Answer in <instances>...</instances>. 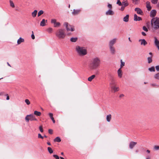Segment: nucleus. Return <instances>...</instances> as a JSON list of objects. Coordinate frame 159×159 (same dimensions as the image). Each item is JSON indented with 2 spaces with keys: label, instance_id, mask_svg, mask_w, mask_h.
Listing matches in <instances>:
<instances>
[{
  "label": "nucleus",
  "instance_id": "f257e3e1",
  "mask_svg": "<svg viewBox=\"0 0 159 159\" xmlns=\"http://www.w3.org/2000/svg\"><path fill=\"white\" fill-rule=\"evenodd\" d=\"M100 64V59L98 57H96L92 59L89 64V67L92 70H94L99 66Z\"/></svg>",
  "mask_w": 159,
  "mask_h": 159
},
{
  "label": "nucleus",
  "instance_id": "f03ea898",
  "mask_svg": "<svg viewBox=\"0 0 159 159\" xmlns=\"http://www.w3.org/2000/svg\"><path fill=\"white\" fill-rule=\"evenodd\" d=\"M75 50L80 56H84L87 54V49L84 47L76 46L75 47Z\"/></svg>",
  "mask_w": 159,
  "mask_h": 159
},
{
  "label": "nucleus",
  "instance_id": "7ed1b4c3",
  "mask_svg": "<svg viewBox=\"0 0 159 159\" xmlns=\"http://www.w3.org/2000/svg\"><path fill=\"white\" fill-rule=\"evenodd\" d=\"M152 27L155 30L159 29V18H154L151 20Z\"/></svg>",
  "mask_w": 159,
  "mask_h": 159
},
{
  "label": "nucleus",
  "instance_id": "20e7f679",
  "mask_svg": "<svg viewBox=\"0 0 159 159\" xmlns=\"http://www.w3.org/2000/svg\"><path fill=\"white\" fill-rule=\"evenodd\" d=\"M56 35L59 39H63L66 36V34L64 30L62 29L58 30L56 33Z\"/></svg>",
  "mask_w": 159,
  "mask_h": 159
},
{
  "label": "nucleus",
  "instance_id": "39448f33",
  "mask_svg": "<svg viewBox=\"0 0 159 159\" xmlns=\"http://www.w3.org/2000/svg\"><path fill=\"white\" fill-rule=\"evenodd\" d=\"M25 120L27 122H29V120L36 121L37 119L35 118V116L33 114H30L27 115L25 117Z\"/></svg>",
  "mask_w": 159,
  "mask_h": 159
},
{
  "label": "nucleus",
  "instance_id": "423d86ee",
  "mask_svg": "<svg viewBox=\"0 0 159 159\" xmlns=\"http://www.w3.org/2000/svg\"><path fill=\"white\" fill-rule=\"evenodd\" d=\"M64 25L66 28L67 31H73L74 30V28L73 26L69 25L67 22H65L64 24Z\"/></svg>",
  "mask_w": 159,
  "mask_h": 159
},
{
  "label": "nucleus",
  "instance_id": "0eeeda50",
  "mask_svg": "<svg viewBox=\"0 0 159 159\" xmlns=\"http://www.w3.org/2000/svg\"><path fill=\"white\" fill-rule=\"evenodd\" d=\"M117 39L114 38L110 41L109 43V46H113L116 43Z\"/></svg>",
  "mask_w": 159,
  "mask_h": 159
},
{
  "label": "nucleus",
  "instance_id": "6e6552de",
  "mask_svg": "<svg viewBox=\"0 0 159 159\" xmlns=\"http://www.w3.org/2000/svg\"><path fill=\"white\" fill-rule=\"evenodd\" d=\"M109 50L111 53L112 55H114L116 52L115 48L114 46H109Z\"/></svg>",
  "mask_w": 159,
  "mask_h": 159
},
{
  "label": "nucleus",
  "instance_id": "1a4fd4ad",
  "mask_svg": "<svg viewBox=\"0 0 159 159\" xmlns=\"http://www.w3.org/2000/svg\"><path fill=\"white\" fill-rule=\"evenodd\" d=\"M154 43L158 50H159V41L157 39L156 37H154Z\"/></svg>",
  "mask_w": 159,
  "mask_h": 159
},
{
  "label": "nucleus",
  "instance_id": "9d476101",
  "mask_svg": "<svg viewBox=\"0 0 159 159\" xmlns=\"http://www.w3.org/2000/svg\"><path fill=\"white\" fill-rule=\"evenodd\" d=\"M134 11L136 12L138 14L142 15L143 14V12L142 10L139 8H136L134 9Z\"/></svg>",
  "mask_w": 159,
  "mask_h": 159
},
{
  "label": "nucleus",
  "instance_id": "9b49d317",
  "mask_svg": "<svg viewBox=\"0 0 159 159\" xmlns=\"http://www.w3.org/2000/svg\"><path fill=\"white\" fill-rule=\"evenodd\" d=\"M157 13V11L155 10H152L150 12V16L152 17H154L155 16Z\"/></svg>",
  "mask_w": 159,
  "mask_h": 159
},
{
  "label": "nucleus",
  "instance_id": "f8f14e48",
  "mask_svg": "<svg viewBox=\"0 0 159 159\" xmlns=\"http://www.w3.org/2000/svg\"><path fill=\"white\" fill-rule=\"evenodd\" d=\"M139 42H140L141 45L145 46L147 44V42L144 39H140L139 40Z\"/></svg>",
  "mask_w": 159,
  "mask_h": 159
},
{
  "label": "nucleus",
  "instance_id": "ddd939ff",
  "mask_svg": "<svg viewBox=\"0 0 159 159\" xmlns=\"http://www.w3.org/2000/svg\"><path fill=\"white\" fill-rule=\"evenodd\" d=\"M118 75V77L120 78H121L122 75V71L121 69L119 68L117 71Z\"/></svg>",
  "mask_w": 159,
  "mask_h": 159
},
{
  "label": "nucleus",
  "instance_id": "4468645a",
  "mask_svg": "<svg viewBox=\"0 0 159 159\" xmlns=\"http://www.w3.org/2000/svg\"><path fill=\"white\" fill-rule=\"evenodd\" d=\"M137 142H131L129 145V147L130 149H132L137 144Z\"/></svg>",
  "mask_w": 159,
  "mask_h": 159
},
{
  "label": "nucleus",
  "instance_id": "2eb2a0df",
  "mask_svg": "<svg viewBox=\"0 0 159 159\" xmlns=\"http://www.w3.org/2000/svg\"><path fill=\"white\" fill-rule=\"evenodd\" d=\"M142 20L141 18L138 16L136 14H135L134 15V20L135 21H140Z\"/></svg>",
  "mask_w": 159,
  "mask_h": 159
},
{
  "label": "nucleus",
  "instance_id": "dca6fc26",
  "mask_svg": "<svg viewBox=\"0 0 159 159\" xmlns=\"http://www.w3.org/2000/svg\"><path fill=\"white\" fill-rule=\"evenodd\" d=\"M146 7L147 8L148 11H150L152 8V7L150 5V2H149L147 1L146 2Z\"/></svg>",
  "mask_w": 159,
  "mask_h": 159
},
{
  "label": "nucleus",
  "instance_id": "f3484780",
  "mask_svg": "<svg viewBox=\"0 0 159 159\" xmlns=\"http://www.w3.org/2000/svg\"><path fill=\"white\" fill-rule=\"evenodd\" d=\"M80 11V10H75L74 9L73 11L72 12V14L74 15H76L78 14Z\"/></svg>",
  "mask_w": 159,
  "mask_h": 159
},
{
  "label": "nucleus",
  "instance_id": "a211bd4d",
  "mask_svg": "<svg viewBox=\"0 0 159 159\" xmlns=\"http://www.w3.org/2000/svg\"><path fill=\"white\" fill-rule=\"evenodd\" d=\"M113 12L111 9H110L106 12V14L107 15H113Z\"/></svg>",
  "mask_w": 159,
  "mask_h": 159
},
{
  "label": "nucleus",
  "instance_id": "6ab92c4d",
  "mask_svg": "<svg viewBox=\"0 0 159 159\" xmlns=\"http://www.w3.org/2000/svg\"><path fill=\"white\" fill-rule=\"evenodd\" d=\"M129 15H127L125 17L123 18V21L125 22H127L129 21Z\"/></svg>",
  "mask_w": 159,
  "mask_h": 159
},
{
  "label": "nucleus",
  "instance_id": "aec40b11",
  "mask_svg": "<svg viewBox=\"0 0 159 159\" xmlns=\"http://www.w3.org/2000/svg\"><path fill=\"white\" fill-rule=\"evenodd\" d=\"M24 39L20 37L17 40V43L18 44H20L21 43L24 42Z\"/></svg>",
  "mask_w": 159,
  "mask_h": 159
},
{
  "label": "nucleus",
  "instance_id": "412c9836",
  "mask_svg": "<svg viewBox=\"0 0 159 159\" xmlns=\"http://www.w3.org/2000/svg\"><path fill=\"white\" fill-rule=\"evenodd\" d=\"M95 77V75H92L88 78V80L89 81L91 82L92 80Z\"/></svg>",
  "mask_w": 159,
  "mask_h": 159
},
{
  "label": "nucleus",
  "instance_id": "4be33fe9",
  "mask_svg": "<svg viewBox=\"0 0 159 159\" xmlns=\"http://www.w3.org/2000/svg\"><path fill=\"white\" fill-rule=\"evenodd\" d=\"M111 114H109V115H108L107 116V120L108 122H109L111 120Z\"/></svg>",
  "mask_w": 159,
  "mask_h": 159
},
{
  "label": "nucleus",
  "instance_id": "5701e85b",
  "mask_svg": "<svg viewBox=\"0 0 159 159\" xmlns=\"http://www.w3.org/2000/svg\"><path fill=\"white\" fill-rule=\"evenodd\" d=\"M122 4L124 5L125 7L127 6L128 5L129 3L128 1L126 0H124L122 2Z\"/></svg>",
  "mask_w": 159,
  "mask_h": 159
},
{
  "label": "nucleus",
  "instance_id": "b1692460",
  "mask_svg": "<svg viewBox=\"0 0 159 159\" xmlns=\"http://www.w3.org/2000/svg\"><path fill=\"white\" fill-rule=\"evenodd\" d=\"M37 11L35 10L32 13V16L33 17H35L37 14Z\"/></svg>",
  "mask_w": 159,
  "mask_h": 159
},
{
  "label": "nucleus",
  "instance_id": "393cba45",
  "mask_svg": "<svg viewBox=\"0 0 159 159\" xmlns=\"http://www.w3.org/2000/svg\"><path fill=\"white\" fill-rule=\"evenodd\" d=\"M45 20L44 19H43L40 23V25L42 26H44L45 25Z\"/></svg>",
  "mask_w": 159,
  "mask_h": 159
},
{
  "label": "nucleus",
  "instance_id": "a878e982",
  "mask_svg": "<svg viewBox=\"0 0 159 159\" xmlns=\"http://www.w3.org/2000/svg\"><path fill=\"white\" fill-rule=\"evenodd\" d=\"M54 141L55 142L59 143L61 141V140L59 137H57L54 139Z\"/></svg>",
  "mask_w": 159,
  "mask_h": 159
},
{
  "label": "nucleus",
  "instance_id": "bb28decb",
  "mask_svg": "<svg viewBox=\"0 0 159 159\" xmlns=\"http://www.w3.org/2000/svg\"><path fill=\"white\" fill-rule=\"evenodd\" d=\"M78 38L77 37L71 38H70V40L71 42H75L77 41Z\"/></svg>",
  "mask_w": 159,
  "mask_h": 159
},
{
  "label": "nucleus",
  "instance_id": "cd10ccee",
  "mask_svg": "<svg viewBox=\"0 0 159 159\" xmlns=\"http://www.w3.org/2000/svg\"><path fill=\"white\" fill-rule=\"evenodd\" d=\"M34 114L35 115L38 116H40L41 114V112L38 111H34Z\"/></svg>",
  "mask_w": 159,
  "mask_h": 159
},
{
  "label": "nucleus",
  "instance_id": "c85d7f7f",
  "mask_svg": "<svg viewBox=\"0 0 159 159\" xmlns=\"http://www.w3.org/2000/svg\"><path fill=\"white\" fill-rule=\"evenodd\" d=\"M140 0H132L133 3L137 5L139 3Z\"/></svg>",
  "mask_w": 159,
  "mask_h": 159
},
{
  "label": "nucleus",
  "instance_id": "c756f323",
  "mask_svg": "<svg viewBox=\"0 0 159 159\" xmlns=\"http://www.w3.org/2000/svg\"><path fill=\"white\" fill-rule=\"evenodd\" d=\"M112 89L113 90L114 92L118 91L119 90V88L118 87L113 86L112 87Z\"/></svg>",
  "mask_w": 159,
  "mask_h": 159
},
{
  "label": "nucleus",
  "instance_id": "7c9ffc66",
  "mask_svg": "<svg viewBox=\"0 0 159 159\" xmlns=\"http://www.w3.org/2000/svg\"><path fill=\"white\" fill-rule=\"evenodd\" d=\"M120 61L121 64L120 65V68L121 69V68L125 66V63L122 61V60H121Z\"/></svg>",
  "mask_w": 159,
  "mask_h": 159
},
{
  "label": "nucleus",
  "instance_id": "2f4dec72",
  "mask_svg": "<svg viewBox=\"0 0 159 159\" xmlns=\"http://www.w3.org/2000/svg\"><path fill=\"white\" fill-rule=\"evenodd\" d=\"M48 150L50 154H52L53 152V151L51 148L48 147Z\"/></svg>",
  "mask_w": 159,
  "mask_h": 159
},
{
  "label": "nucleus",
  "instance_id": "473e14b6",
  "mask_svg": "<svg viewBox=\"0 0 159 159\" xmlns=\"http://www.w3.org/2000/svg\"><path fill=\"white\" fill-rule=\"evenodd\" d=\"M53 30V29L51 27H49L47 29V31L49 33H51L52 32Z\"/></svg>",
  "mask_w": 159,
  "mask_h": 159
},
{
  "label": "nucleus",
  "instance_id": "72a5a7b5",
  "mask_svg": "<svg viewBox=\"0 0 159 159\" xmlns=\"http://www.w3.org/2000/svg\"><path fill=\"white\" fill-rule=\"evenodd\" d=\"M148 70L151 72L152 71H155V67L154 66H152L150 68H148Z\"/></svg>",
  "mask_w": 159,
  "mask_h": 159
},
{
  "label": "nucleus",
  "instance_id": "f704fd0d",
  "mask_svg": "<svg viewBox=\"0 0 159 159\" xmlns=\"http://www.w3.org/2000/svg\"><path fill=\"white\" fill-rule=\"evenodd\" d=\"M43 13V10H40L39 11L38 14V16H39Z\"/></svg>",
  "mask_w": 159,
  "mask_h": 159
},
{
  "label": "nucleus",
  "instance_id": "c9c22d12",
  "mask_svg": "<svg viewBox=\"0 0 159 159\" xmlns=\"http://www.w3.org/2000/svg\"><path fill=\"white\" fill-rule=\"evenodd\" d=\"M148 63H150L152 61V59L151 57H148Z\"/></svg>",
  "mask_w": 159,
  "mask_h": 159
},
{
  "label": "nucleus",
  "instance_id": "e433bc0d",
  "mask_svg": "<svg viewBox=\"0 0 159 159\" xmlns=\"http://www.w3.org/2000/svg\"><path fill=\"white\" fill-rule=\"evenodd\" d=\"M60 25V23L59 22H56L54 25V27H57L59 26Z\"/></svg>",
  "mask_w": 159,
  "mask_h": 159
},
{
  "label": "nucleus",
  "instance_id": "4c0bfd02",
  "mask_svg": "<svg viewBox=\"0 0 159 159\" xmlns=\"http://www.w3.org/2000/svg\"><path fill=\"white\" fill-rule=\"evenodd\" d=\"M10 3L11 7H12L13 8L15 7L14 4L12 1H11V0H10Z\"/></svg>",
  "mask_w": 159,
  "mask_h": 159
},
{
  "label": "nucleus",
  "instance_id": "58836bf2",
  "mask_svg": "<svg viewBox=\"0 0 159 159\" xmlns=\"http://www.w3.org/2000/svg\"><path fill=\"white\" fill-rule=\"evenodd\" d=\"M154 78L156 79L159 80V73L156 74L155 75Z\"/></svg>",
  "mask_w": 159,
  "mask_h": 159
},
{
  "label": "nucleus",
  "instance_id": "ea45409f",
  "mask_svg": "<svg viewBox=\"0 0 159 159\" xmlns=\"http://www.w3.org/2000/svg\"><path fill=\"white\" fill-rule=\"evenodd\" d=\"M25 102L28 105H30V101L28 99H25Z\"/></svg>",
  "mask_w": 159,
  "mask_h": 159
},
{
  "label": "nucleus",
  "instance_id": "a19ab883",
  "mask_svg": "<svg viewBox=\"0 0 159 159\" xmlns=\"http://www.w3.org/2000/svg\"><path fill=\"white\" fill-rule=\"evenodd\" d=\"M158 0H151V2L153 4H156L157 3Z\"/></svg>",
  "mask_w": 159,
  "mask_h": 159
},
{
  "label": "nucleus",
  "instance_id": "79ce46f5",
  "mask_svg": "<svg viewBox=\"0 0 159 159\" xmlns=\"http://www.w3.org/2000/svg\"><path fill=\"white\" fill-rule=\"evenodd\" d=\"M53 157L55 158L56 159H59V158H60V157H59L57 155H53Z\"/></svg>",
  "mask_w": 159,
  "mask_h": 159
},
{
  "label": "nucleus",
  "instance_id": "37998d69",
  "mask_svg": "<svg viewBox=\"0 0 159 159\" xmlns=\"http://www.w3.org/2000/svg\"><path fill=\"white\" fill-rule=\"evenodd\" d=\"M56 20L55 19H53L51 20V22L52 23L54 24V25L56 23Z\"/></svg>",
  "mask_w": 159,
  "mask_h": 159
},
{
  "label": "nucleus",
  "instance_id": "c03bdc74",
  "mask_svg": "<svg viewBox=\"0 0 159 159\" xmlns=\"http://www.w3.org/2000/svg\"><path fill=\"white\" fill-rule=\"evenodd\" d=\"M116 3L117 4H118L119 6H120L122 5V3L120 1V0H117V2Z\"/></svg>",
  "mask_w": 159,
  "mask_h": 159
},
{
  "label": "nucleus",
  "instance_id": "a18cd8bd",
  "mask_svg": "<svg viewBox=\"0 0 159 159\" xmlns=\"http://www.w3.org/2000/svg\"><path fill=\"white\" fill-rule=\"evenodd\" d=\"M154 149L157 150H159V146H155L154 147Z\"/></svg>",
  "mask_w": 159,
  "mask_h": 159
},
{
  "label": "nucleus",
  "instance_id": "49530a36",
  "mask_svg": "<svg viewBox=\"0 0 159 159\" xmlns=\"http://www.w3.org/2000/svg\"><path fill=\"white\" fill-rule=\"evenodd\" d=\"M39 129L40 131L41 132H43V127H42V126L41 125L39 127Z\"/></svg>",
  "mask_w": 159,
  "mask_h": 159
},
{
  "label": "nucleus",
  "instance_id": "de8ad7c7",
  "mask_svg": "<svg viewBox=\"0 0 159 159\" xmlns=\"http://www.w3.org/2000/svg\"><path fill=\"white\" fill-rule=\"evenodd\" d=\"M143 30H144L145 31H146V32H147L148 31V29L147 28V27L145 26H144L143 27Z\"/></svg>",
  "mask_w": 159,
  "mask_h": 159
},
{
  "label": "nucleus",
  "instance_id": "09e8293b",
  "mask_svg": "<svg viewBox=\"0 0 159 159\" xmlns=\"http://www.w3.org/2000/svg\"><path fill=\"white\" fill-rule=\"evenodd\" d=\"M38 135V137L39 138H41L42 139H43V137L40 134H39Z\"/></svg>",
  "mask_w": 159,
  "mask_h": 159
},
{
  "label": "nucleus",
  "instance_id": "8fccbe9b",
  "mask_svg": "<svg viewBox=\"0 0 159 159\" xmlns=\"http://www.w3.org/2000/svg\"><path fill=\"white\" fill-rule=\"evenodd\" d=\"M48 115L50 117L51 119L52 118H53V114L51 113H50L48 114Z\"/></svg>",
  "mask_w": 159,
  "mask_h": 159
},
{
  "label": "nucleus",
  "instance_id": "3c124183",
  "mask_svg": "<svg viewBox=\"0 0 159 159\" xmlns=\"http://www.w3.org/2000/svg\"><path fill=\"white\" fill-rule=\"evenodd\" d=\"M151 85L152 87H158V85L156 84H151Z\"/></svg>",
  "mask_w": 159,
  "mask_h": 159
},
{
  "label": "nucleus",
  "instance_id": "603ef678",
  "mask_svg": "<svg viewBox=\"0 0 159 159\" xmlns=\"http://www.w3.org/2000/svg\"><path fill=\"white\" fill-rule=\"evenodd\" d=\"M32 35H31V37L32 39H35V36L34 34L33 31L32 32Z\"/></svg>",
  "mask_w": 159,
  "mask_h": 159
},
{
  "label": "nucleus",
  "instance_id": "864d4df0",
  "mask_svg": "<svg viewBox=\"0 0 159 159\" xmlns=\"http://www.w3.org/2000/svg\"><path fill=\"white\" fill-rule=\"evenodd\" d=\"M48 133L50 134H52L53 133L52 130V129H49L48 130Z\"/></svg>",
  "mask_w": 159,
  "mask_h": 159
},
{
  "label": "nucleus",
  "instance_id": "5fc2aeb1",
  "mask_svg": "<svg viewBox=\"0 0 159 159\" xmlns=\"http://www.w3.org/2000/svg\"><path fill=\"white\" fill-rule=\"evenodd\" d=\"M155 68L157 71H159V65L156 66Z\"/></svg>",
  "mask_w": 159,
  "mask_h": 159
},
{
  "label": "nucleus",
  "instance_id": "6e6d98bb",
  "mask_svg": "<svg viewBox=\"0 0 159 159\" xmlns=\"http://www.w3.org/2000/svg\"><path fill=\"white\" fill-rule=\"evenodd\" d=\"M107 6L108 8H110V9H111L112 7V6L111 4H109L107 5Z\"/></svg>",
  "mask_w": 159,
  "mask_h": 159
},
{
  "label": "nucleus",
  "instance_id": "4d7b16f0",
  "mask_svg": "<svg viewBox=\"0 0 159 159\" xmlns=\"http://www.w3.org/2000/svg\"><path fill=\"white\" fill-rule=\"evenodd\" d=\"M5 92H0V96H2L4 95Z\"/></svg>",
  "mask_w": 159,
  "mask_h": 159
},
{
  "label": "nucleus",
  "instance_id": "13d9d810",
  "mask_svg": "<svg viewBox=\"0 0 159 159\" xmlns=\"http://www.w3.org/2000/svg\"><path fill=\"white\" fill-rule=\"evenodd\" d=\"M5 95L7 96L6 99L7 100H9V97L8 96V94H6Z\"/></svg>",
  "mask_w": 159,
  "mask_h": 159
},
{
  "label": "nucleus",
  "instance_id": "bf43d9fd",
  "mask_svg": "<svg viewBox=\"0 0 159 159\" xmlns=\"http://www.w3.org/2000/svg\"><path fill=\"white\" fill-rule=\"evenodd\" d=\"M125 7L124 6H122L120 8V10L121 11H123L124 10V9H125Z\"/></svg>",
  "mask_w": 159,
  "mask_h": 159
},
{
  "label": "nucleus",
  "instance_id": "052dcab7",
  "mask_svg": "<svg viewBox=\"0 0 159 159\" xmlns=\"http://www.w3.org/2000/svg\"><path fill=\"white\" fill-rule=\"evenodd\" d=\"M141 33H142V35L144 36H145L146 35V33L143 32H142Z\"/></svg>",
  "mask_w": 159,
  "mask_h": 159
},
{
  "label": "nucleus",
  "instance_id": "680f3d73",
  "mask_svg": "<svg viewBox=\"0 0 159 159\" xmlns=\"http://www.w3.org/2000/svg\"><path fill=\"white\" fill-rule=\"evenodd\" d=\"M51 119L52 120V121L53 123H54L55 122V120H54V118L53 117Z\"/></svg>",
  "mask_w": 159,
  "mask_h": 159
},
{
  "label": "nucleus",
  "instance_id": "e2e57ef3",
  "mask_svg": "<svg viewBox=\"0 0 159 159\" xmlns=\"http://www.w3.org/2000/svg\"><path fill=\"white\" fill-rule=\"evenodd\" d=\"M124 95L123 94H120V97L122 98V97H124Z\"/></svg>",
  "mask_w": 159,
  "mask_h": 159
},
{
  "label": "nucleus",
  "instance_id": "0e129e2a",
  "mask_svg": "<svg viewBox=\"0 0 159 159\" xmlns=\"http://www.w3.org/2000/svg\"><path fill=\"white\" fill-rule=\"evenodd\" d=\"M47 144L48 145H51V143H50V142H48L47 143Z\"/></svg>",
  "mask_w": 159,
  "mask_h": 159
},
{
  "label": "nucleus",
  "instance_id": "69168bd1",
  "mask_svg": "<svg viewBox=\"0 0 159 159\" xmlns=\"http://www.w3.org/2000/svg\"><path fill=\"white\" fill-rule=\"evenodd\" d=\"M147 152L148 153H150V151L148 150L147 151Z\"/></svg>",
  "mask_w": 159,
  "mask_h": 159
},
{
  "label": "nucleus",
  "instance_id": "338daca9",
  "mask_svg": "<svg viewBox=\"0 0 159 159\" xmlns=\"http://www.w3.org/2000/svg\"><path fill=\"white\" fill-rule=\"evenodd\" d=\"M146 159H150V157H146Z\"/></svg>",
  "mask_w": 159,
  "mask_h": 159
},
{
  "label": "nucleus",
  "instance_id": "774afa93",
  "mask_svg": "<svg viewBox=\"0 0 159 159\" xmlns=\"http://www.w3.org/2000/svg\"><path fill=\"white\" fill-rule=\"evenodd\" d=\"M60 158L61 159H65L63 157H60Z\"/></svg>",
  "mask_w": 159,
  "mask_h": 159
}]
</instances>
